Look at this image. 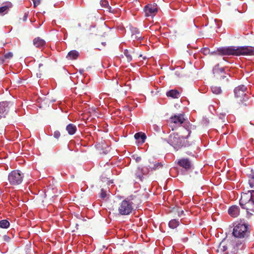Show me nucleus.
<instances>
[{
    "instance_id": "9",
    "label": "nucleus",
    "mask_w": 254,
    "mask_h": 254,
    "mask_svg": "<svg viewBox=\"0 0 254 254\" xmlns=\"http://www.w3.org/2000/svg\"><path fill=\"white\" fill-rule=\"evenodd\" d=\"M219 55L221 56H236V47L229 46L221 47L217 49Z\"/></svg>"
},
{
    "instance_id": "2",
    "label": "nucleus",
    "mask_w": 254,
    "mask_h": 254,
    "mask_svg": "<svg viewBox=\"0 0 254 254\" xmlns=\"http://www.w3.org/2000/svg\"><path fill=\"white\" fill-rule=\"evenodd\" d=\"M244 247L242 242L225 238L219 244L217 252L222 254H233L237 253L239 250H242Z\"/></svg>"
},
{
    "instance_id": "14",
    "label": "nucleus",
    "mask_w": 254,
    "mask_h": 254,
    "mask_svg": "<svg viewBox=\"0 0 254 254\" xmlns=\"http://www.w3.org/2000/svg\"><path fill=\"white\" fill-rule=\"evenodd\" d=\"M228 211L231 217L235 218L239 215L240 209L239 206L237 205H232L229 207Z\"/></svg>"
},
{
    "instance_id": "6",
    "label": "nucleus",
    "mask_w": 254,
    "mask_h": 254,
    "mask_svg": "<svg viewBox=\"0 0 254 254\" xmlns=\"http://www.w3.org/2000/svg\"><path fill=\"white\" fill-rule=\"evenodd\" d=\"M162 166L160 163H157L153 164V166L149 165L148 166L139 167L135 171V175L136 178L142 181L143 175L148 174L149 171L155 170Z\"/></svg>"
},
{
    "instance_id": "26",
    "label": "nucleus",
    "mask_w": 254,
    "mask_h": 254,
    "mask_svg": "<svg viewBox=\"0 0 254 254\" xmlns=\"http://www.w3.org/2000/svg\"><path fill=\"white\" fill-rule=\"evenodd\" d=\"M9 222L7 220H2L0 221V227L3 229H6L9 226Z\"/></svg>"
},
{
    "instance_id": "41",
    "label": "nucleus",
    "mask_w": 254,
    "mask_h": 254,
    "mask_svg": "<svg viewBox=\"0 0 254 254\" xmlns=\"http://www.w3.org/2000/svg\"><path fill=\"white\" fill-rule=\"evenodd\" d=\"M102 45L105 46L106 45V42H102Z\"/></svg>"
},
{
    "instance_id": "24",
    "label": "nucleus",
    "mask_w": 254,
    "mask_h": 254,
    "mask_svg": "<svg viewBox=\"0 0 254 254\" xmlns=\"http://www.w3.org/2000/svg\"><path fill=\"white\" fill-rule=\"evenodd\" d=\"M180 224L179 220L172 219L169 222V227L172 229H175L177 228Z\"/></svg>"
},
{
    "instance_id": "17",
    "label": "nucleus",
    "mask_w": 254,
    "mask_h": 254,
    "mask_svg": "<svg viewBox=\"0 0 254 254\" xmlns=\"http://www.w3.org/2000/svg\"><path fill=\"white\" fill-rule=\"evenodd\" d=\"M171 122L174 123L177 125H180L182 124L185 121L184 115L180 114L178 115H175L170 118Z\"/></svg>"
},
{
    "instance_id": "37",
    "label": "nucleus",
    "mask_w": 254,
    "mask_h": 254,
    "mask_svg": "<svg viewBox=\"0 0 254 254\" xmlns=\"http://www.w3.org/2000/svg\"><path fill=\"white\" fill-rule=\"evenodd\" d=\"M251 55H254V47H252Z\"/></svg>"
},
{
    "instance_id": "1",
    "label": "nucleus",
    "mask_w": 254,
    "mask_h": 254,
    "mask_svg": "<svg viewBox=\"0 0 254 254\" xmlns=\"http://www.w3.org/2000/svg\"><path fill=\"white\" fill-rule=\"evenodd\" d=\"M251 226L245 221L236 222L233 224L232 235L236 239H239V242H242L245 246V242L250 236Z\"/></svg>"
},
{
    "instance_id": "7",
    "label": "nucleus",
    "mask_w": 254,
    "mask_h": 254,
    "mask_svg": "<svg viewBox=\"0 0 254 254\" xmlns=\"http://www.w3.org/2000/svg\"><path fill=\"white\" fill-rule=\"evenodd\" d=\"M23 174L19 170L11 171L8 176V180L11 185H18L20 184L23 179Z\"/></svg>"
},
{
    "instance_id": "3",
    "label": "nucleus",
    "mask_w": 254,
    "mask_h": 254,
    "mask_svg": "<svg viewBox=\"0 0 254 254\" xmlns=\"http://www.w3.org/2000/svg\"><path fill=\"white\" fill-rule=\"evenodd\" d=\"M189 123L186 125L185 126L183 127L182 129L188 132V135L186 136H180L178 134H171L168 139V143L176 150H179L182 147L189 146L190 144L189 143L186 139L190 135L191 133Z\"/></svg>"
},
{
    "instance_id": "12",
    "label": "nucleus",
    "mask_w": 254,
    "mask_h": 254,
    "mask_svg": "<svg viewBox=\"0 0 254 254\" xmlns=\"http://www.w3.org/2000/svg\"><path fill=\"white\" fill-rule=\"evenodd\" d=\"M10 104V103L7 101L0 102V119L5 117L8 112Z\"/></svg>"
},
{
    "instance_id": "21",
    "label": "nucleus",
    "mask_w": 254,
    "mask_h": 254,
    "mask_svg": "<svg viewBox=\"0 0 254 254\" xmlns=\"http://www.w3.org/2000/svg\"><path fill=\"white\" fill-rule=\"evenodd\" d=\"M134 137L135 139L140 141L142 143L144 142L146 138L145 134L141 132L136 133L134 134Z\"/></svg>"
},
{
    "instance_id": "40",
    "label": "nucleus",
    "mask_w": 254,
    "mask_h": 254,
    "mask_svg": "<svg viewBox=\"0 0 254 254\" xmlns=\"http://www.w3.org/2000/svg\"><path fill=\"white\" fill-rule=\"evenodd\" d=\"M186 153H187V154L189 155H191V154H192L191 152H186Z\"/></svg>"
},
{
    "instance_id": "20",
    "label": "nucleus",
    "mask_w": 254,
    "mask_h": 254,
    "mask_svg": "<svg viewBox=\"0 0 254 254\" xmlns=\"http://www.w3.org/2000/svg\"><path fill=\"white\" fill-rule=\"evenodd\" d=\"M166 95L173 98H178L180 96V94L177 90L172 89L167 92Z\"/></svg>"
},
{
    "instance_id": "11",
    "label": "nucleus",
    "mask_w": 254,
    "mask_h": 254,
    "mask_svg": "<svg viewBox=\"0 0 254 254\" xmlns=\"http://www.w3.org/2000/svg\"><path fill=\"white\" fill-rule=\"evenodd\" d=\"M251 46H241L236 47V56L251 55Z\"/></svg>"
},
{
    "instance_id": "18",
    "label": "nucleus",
    "mask_w": 254,
    "mask_h": 254,
    "mask_svg": "<svg viewBox=\"0 0 254 254\" xmlns=\"http://www.w3.org/2000/svg\"><path fill=\"white\" fill-rule=\"evenodd\" d=\"M248 183L250 187L254 189V169H252L250 172L247 174Z\"/></svg>"
},
{
    "instance_id": "13",
    "label": "nucleus",
    "mask_w": 254,
    "mask_h": 254,
    "mask_svg": "<svg viewBox=\"0 0 254 254\" xmlns=\"http://www.w3.org/2000/svg\"><path fill=\"white\" fill-rule=\"evenodd\" d=\"M178 164L186 170L190 169L191 166L190 161L187 158H182L178 161Z\"/></svg>"
},
{
    "instance_id": "33",
    "label": "nucleus",
    "mask_w": 254,
    "mask_h": 254,
    "mask_svg": "<svg viewBox=\"0 0 254 254\" xmlns=\"http://www.w3.org/2000/svg\"><path fill=\"white\" fill-rule=\"evenodd\" d=\"M202 52L204 54L206 55L209 52V49L208 48H204L201 50Z\"/></svg>"
},
{
    "instance_id": "10",
    "label": "nucleus",
    "mask_w": 254,
    "mask_h": 254,
    "mask_svg": "<svg viewBox=\"0 0 254 254\" xmlns=\"http://www.w3.org/2000/svg\"><path fill=\"white\" fill-rule=\"evenodd\" d=\"M144 11L145 12V15L146 17H153L154 16L157 11L158 8L157 4H148L144 8Z\"/></svg>"
},
{
    "instance_id": "22",
    "label": "nucleus",
    "mask_w": 254,
    "mask_h": 254,
    "mask_svg": "<svg viewBox=\"0 0 254 254\" xmlns=\"http://www.w3.org/2000/svg\"><path fill=\"white\" fill-rule=\"evenodd\" d=\"M66 130L69 134L73 135L76 132L77 128L74 125L72 124H69L66 126Z\"/></svg>"
},
{
    "instance_id": "16",
    "label": "nucleus",
    "mask_w": 254,
    "mask_h": 254,
    "mask_svg": "<svg viewBox=\"0 0 254 254\" xmlns=\"http://www.w3.org/2000/svg\"><path fill=\"white\" fill-rule=\"evenodd\" d=\"M33 45L34 46L39 49H43L46 45V42L44 39L40 37H36L33 40Z\"/></svg>"
},
{
    "instance_id": "8",
    "label": "nucleus",
    "mask_w": 254,
    "mask_h": 254,
    "mask_svg": "<svg viewBox=\"0 0 254 254\" xmlns=\"http://www.w3.org/2000/svg\"><path fill=\"white\" fill-rule=\"evenodd\" d=\"M235 97L239 99L242 103L247 101L249 99L247 94V87L244 85H241L236 87L234 90Z\"/></svg>"
},
{
    "instance_id": "36",
    "label": "nucleus",
    "mask_w": 254,
    "mask_h": 254,
    "mask_svg": "<svg viewBox=\"0 0 254 254\" xmlns=\"http://www.w3.org/2000/svg\"><path fill=\"white\" fill-rule=\"evenodd\" d=\"M184 212L183 210H181L180 212L178 213V216L179 217H181L183 215H184Z\"/></svg>"
},
{
    "instance_id": "32",
    "label": "nucleus",
    "mask_w": 254,
    "mask_h": 254,
    "mask_svg": "<svg viewBox=\"0 0 254 254\" xmlns=\"http://www.w3.org/2000/svg\"><path fill=\"white\" fill-rule=\"evenodd\" d=\"M3 240L5 242H9L10 238H9V236H8L7 235H4L3 236Z\"/></svg>"
},
{
    "instance_id": "19",
    "label": "nucleus",
    "mask_w": 254,
    "mask_h": 254,
    "mask_svg": "<svg viewBox=\"0 0 254 254\" xmlns=\"http://www.w3.org/2000/svg\"><path fill=\"white\" fill-rule=\"evenodd\" d=\"M13 56V53L11 52L5 54L3 56L0 57V64L8 62L9 60L12 58Z\"/></svg>"
},
{
    "instance_id": "35",
    "label": "nucleus",
    "mask_w": 254,
    "mask_h": 254,
    "mask_svg": "<svg viewBox=\"0 0 254 254\" xmlns=\"http://www.w3.org/2000/svg\"><path fill=\"white\" fill-rule=\"evenodd\" d=\"M134 158L135 159L136 162H139L141 159V157H138V156H137L136 158Z\"/></svg>"
},
{
    "instance_id": "25",
    "label": "nucleus",
    "mask_w": 254,
    "mask_h": 254,
    "mask_svg": "<svg viewBox=\"0 0 254 254\" xmlns=\"http://www.w3.org/2000/svg\"><path fill=\"white\" fill-rule=\"evenodd\" d=\"M211 89L213 94L218 95L222 93V89L220 86H212Z\"/></svg>"
},
{
    "instance_id": "31",
    "label": "nucleus",
    "mask_w": 254,
    "mask_h": 254,
    "mask_svg": "<svg viewBox=\"0 0 254 254\" xmlns=\"http://www.w3.org/2000/svg\"><path fill=\"white\" fill-rule=\"evenodd\" d=\"M60 133L59 131H56L54 133V136L57 139L60 137Z\"/></svg>"
},
{
    "instance_id": "28",
    "label": "nucleus",
    "mask_w": 254,
    "mask_h": 254,
    "mask_svg": "<svg viewBox=\"0 0 254 254\" xmlns=\"http://www.w3.org/2000/svg\"><path fill=\"white\" fill-rule=\"evenodd\" d=\"M100 4L102 7H106L107 5H108V1L106 0H101L100 1Z\"/></svg>"
},
{
    "instance_id": "42",
    "label": "nucleus",
    "mask_w": 254,
    "mask_h": 254,
    "mask_svg": "<svg viewBox=\"0 0 254 254\" xmlns=\"http://www.w3.org/2000/svg\"><path fill=\"white\" fill-rule=\"evenodd\" d=\"M136 34H139V32L138 31V30H136Z\"/></svg>"
},
{
    "instance_id": "38",
    "label": "nucleus",
    "mask_w": 254,
    "mask_h": 254,
    "mask_svg": "<svg viewBox=\"0 0 254 254\" xmlns=\"http://www.w3.org/2000/svg\"><path fill=\"white\" fill-rule=\"evenodd\" d=\"M154 128L155 130H158V129H159V127H158L157 126H154Z\"/></svg>"
},
{
    "instance_id": "43",
    "label": "nucleus",
    "mask_w": 254,
    "mask_h": 254,
    "mask_svg": "<svg viewBox=\"0 0 254 254\" xmlns=\"http://www.w3.org/2000/svg\"><path fill=\"white\" fill-rule=\"evenodd\" d=\"M220 71H221V72H222V71H223V68H221V69H220Z\"/></svg>"
},
{
    "instance_id": "15",
    "label": "nucleus",
    "mask_w": 254,
    "mask_h": 254,
    "mask_svg": "<svg viewBox=\"0 0 254 254\" xmlns=\"http://www.w3.org/2000/svg\"><path fill=\"white\" fill-rule=\"evenodd\" d=\"M12 6V4L10 2L3 3L2 6L0 7V15L3 16L7 14Z\"/></svg>"
},
{
    "instance_id": "29",
    "label": "nucleus",
    "mask_w": 254,
    "mask_h": 254,
    "mask_svg": "<svg viewBox=\"0 0 254 254\" xmlns=\"http://www.w3.org/2000/svg\"><path fill=\"white\" fill-rule=\"evenodd\" d=\"M100 196L102 198H104L106 196V191L103 189H101V190Z\"/></svg>"
},
{
    "instance_id": "27",
    "label": "nucleus",
    "mask_w": 254,
    "mask_h": 254,
    "mask_svg": "<svg viewBox=\"0 0 254 254\" xmlns=\"http://www.w3.org/2000/svg\"><path fill=\"white\" fill-rule=\"evenodd\" d=\"M124 54L125 56L126 57L128 62H130L132 61V56L130 54L128 50H127V49L125 50L124 51Z\"/></svg>"
},
{
    "instance_id": "4",
    "label": "nucleus",
    "mask_w": 254,
    "mask_h": 254,
    "mask_svg": "<svg viewBox=\"0 0 254 254\" xmlns=\"http://www.w3.org/2000/svg\"><path fill=\"white\" fill-rule=\"evenodd\" d=\"M239 204L248 213L254 212V190L242 192Z\"/></svg>"
},
{
    "instance_id": "39",
    "label": "nucleus",
    "mask_w": 254,
    "mask_h": 254,
    "mask_svg": "<svg viewBox=\"0 0 254 254\" xmlns=\"http://www.w3.org/2000/svg\"><path fill=\"white\" fill-rule=\"evenodd\" d=\"M141 38V36H136L135 38H136L137 39H139Z\"/></svg>"
},
{
    "instance_id": "5",
    "label": "nucleus",
    "mask_w": 254,
    "mask_h": 254,
    "mask_svg": "<svg viewBox=\"0 0 254 254\" xmlns=\"http://www.w3.org/2000/svg\"><path fill=\"white\" fill-rule=\"evenodd\" d=\"M134 209V203L128 199L123 200L119 204L118 211L122 215H127L132 213Z\"/></svg>"
},
{
    "instance_id": "34",
    "label": "nucleus",
    "mask_w": 254,
    "mask_h": 254,
    "mask_svg": "<svg viewBox=\"0 0 254 254\" xmlns=\"http://www.w3.org/2000/svg\"><path fill=\"white\" fill-rule=\"evenodd\" d=\"M27 17H28V14L25 13L24 14V15L23 17V21H26L27 19Z\"/></svg>"
},
{
    "instance_id": "30",
    "label": "nucleus",
    "mask_w": 254,
    "mask_h": 254,
    "mask_svg": "<svg viewBox=\"0 0 254 254\" xmlns=\"http://www.w3.org/2000/svg\"><path fill=\"white\" fill-rule=\"evenodd\" d=\"M33 2L34 6L35 7L40 3V0H32Z\"/></svg>"
},
{
    "instance_id": "23",
    "label": "nucleus",
    "mask_w": 254,
    "mask_h": 254,
    "mask_svg": "<svg viewBox=\"0 0 254 254\" xmlns=\"http://www.w3.org/2000/svg\"><path fill=\"white\" fill-rule=\"evenodd\" d=\"M79 56V53L76 50L70 51L67 55V58L70 60H75Z\"/></svg>"
}]
</instances>
